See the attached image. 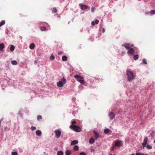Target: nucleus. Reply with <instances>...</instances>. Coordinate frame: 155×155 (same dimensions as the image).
<instances>
[{
	"instance_id": "41",
	"label": "nucleus",
	"mask_w": 155,
	"mask_h": 155,
	"mask_svg": "<svg viewBox=\"0 0 155 155\" xmlns=\"http://www.w3.org/2000/svg\"><path fill=\"white\" fill-rule=\"evenodd\" d=\"M80 155H86V154L84 152H82L80 153Z\"/></svg>"
},
{
	"instance_id": "28",
	"label": "nucleus",
	"mask_w": 155,
	"mask_h": 155,
	"mask_svg": "<svg viewBox=\"0 0 155 155\" xmlns=\"http://www.w3.org/2000/svg\"><path fill=\"white\" fill-rule=\"evenodd\" d=\"M137 155H148V154L141 153H137Z\"/></svg>"
},
{
	"instance_id": "42",
	"label": "nucleus",
	"mask_w": 155,
	"mask_h": 155,
	"mask_svg": "<svg viewBox=\"0 0 155 155\" xmlns=\"http://www.w3.org/2000/svg\"><path fill=\"white\" fill-rule=\"evenodd\" d=\"M41 24H42V25H44V24L45 25H48V23L45 22H41L40 23V25H41Z\"/></svg>"
},
{
	"instance_id": "23",
	"label": "nucleus",
	"mask_w": 155,
	"mask_h": 155,
	"mask_svg": "<svg viewBox=\"0 0 155 155\" xmlns=\"http://www.w3.org/2000/svg\"><path fill=\"white\" fill-rule=\"evenodd\" d=\"M79 147L77 145H75L74 147V150L77 151L79 149Z\"/></svg>"
},
{
	"instance_id": "36",
	"label": "nucleus",
	"mask_w": 155,
	"mask_h": 155,
	"mask_svg": "<svg viewBox=\"0 0 155 155\" xmlns=\"http://www.w3.org/2000/svg\"><path fill=\"white\" fill-rule=\"evenodd\" d=\"M12 155H18L17 152H12Z\"/></svg>"
},
{
	"instance_id": "2",
	"label": "nucleus",
	"mask_w": 155,
	"mask_h": 155,
	"mask_svg": "<svg viewBox=\"0 0 155 155\" xmlns=\"http://www.w3.org/2000/svg\"><path fill=\"white\" fill-rule=\"evenodd\" d=\"M148 140V138L147 137H146L144 140L143 142L142 143V147L143 148L145 147L146 146V147L148 149H151L152 148V147L151 145H149V144H147V143Z\"/></svg>"
},
{
	"instance_id": "58",
	"label": "nucleus",
	"mask_w": 155,
	"mask_h": 155,
	"mask_svg": "<svg viewBox=\"0 0 155 155\" xmlns=\"http://www.w3.org/2000/svg\"><path fill=\"white\" fill-rule=\"evenodd\" d=\"M1 26H2V25H1V24H0V27H1Z\"/></svg>"
},
{
	"instance_id": "44",
	"label": "nucleus",
	"mask_w": 155,
	"mask_h": 155,
	"mask_svg": "<svg viewBox=\"0 0 155 155\" xmlns=\"http://www.w3.org/2000/svg\"><path fill=\"white\" fill-rule=\"evenodd\" d=\"M76 122L75 120H73L72 121V124L74 125V124H76Z\"/></svg>"
},
{
	"instance_id": "13",
	"label": "nucleus",
	"mask_w": 155,
	"mask_h": 155,
	"mask_svg": "<svg viewBox=\"0 0 155 155\" xmlns=\"http://www.w3.org/2000/svg\"><path fill=\"white\" fill-rule=\"evenodd\" d=\"M36 134L38 136H40L41 135V132L40 130H38L36 131Z\"/></svg>"
},
{
	"instance_id": "33",
	"label": "nucleus",
	"mask_w": 155,
	"mask_h": 155,
	"mask_svg": "<svg viewBox=\"0 0 155 155\" xmlns=\"http://www.w3.org/2000/svg\"><path fill=\"white\" fill-rule=\"evenodd\" d=\"M5 23V20L2 21L0 22V24L2 26L4 25Z\"/></svg>"
},
{
	"instance_id": "19",
	"label": "nucleus",
	"mask_w": 155,
	"mask_h": 155,
	"mask_svg": "<svg viewBox=\"0 0 155 155\" xmlns=\"http://www.w3.org/2000/svg\"><path fill=\"white\" fill-rule=\"evenodd\" d=\"M110 129L108 128H106L104 130V132L106 134H108L109 132Z\"/></svg>"
},
{
	"instance_id": "43",
	"label": "nucleus",
	"mask_w": 155,
	"mask_h": 155,
	"mask_svg": "<svg viewBox=\"0 0 155 155\" xmlns=\"http://www.w3.org/2000/svg\"><path fill=\"white\" fill-rule=\"evenodd\" d=\"M99 21L98 20L96 19L95 20V24H98L99 23Z\"/></svg>"
},
{
	"instance_id": "39",
	"label": "nucleus",
	"mask_w": 155,
	"mask_h": 155,
	"mask_svg": "<svg viewBox=\"0 0 155 155\" xmlns=\"http://www.w3.org/2000/svg\"><path fill=\"white\" fill-rule=\"evenodd\" d=\"M42 117L41 115H38L37 117V119L38 120L41 119L42 118Z\"/></svg>"
},
{
	"instance_id": "61",
	"label": "nucleus",
	"mask_w": 155,
	"mask_h": 155,
	"mask_svg": "<svg viewBox=\"0 0 155 155\" xmlns=\"http://www.w3.org/2000/svg\"><path fill=\"white\" fill-rule=\"evenodd\" d=\"M125 112H126V110L125 111Z\"/></svg>"
},
{
	"instance_id": "4",
	"label": "nucleus",
	"mask_w": 155,
	"mask_h": 155,
	"mask_svg": "<svg viewBox=\"0 0 155 155\" xmlns=\"http://www.w3.org/2000/svg\"><path fill=\"white\" fill-rule=\"evenodd\" d=\"M74 78L76 79V80L80 82L81 84H83L84 83V78L80 76L76 75L74 76Z\"/></svg>"
},
{
	"instance_id": "9",
	"label": "nucleus",
	"mask_w": 155,
	"mask_h": 155,
	"mask_svg": "<svg viewBox=\"0 0 155 155\" xmlns=\"http://www.w3.org/2000/svg\"><path fill=\"white\" fill-rule=\"evenodd\" d=\"M109 116L110 119L112 120L115 117V115L114 112H111L109 114Z\"/></svg>"
},
{
	"instance_id": "56",
	"label": "nucleus",
	"mask_w": 155,
	"mask_h": 155,
	"mask_svg": "<svg viewBox=\"0 0 155 155\" xmlns=\"http://www.w3.org/2000/svg\"><path fill=\"white\" fill-rule=\"evenodd\" d=\"M7 32H8V31H7V30H6V33H7Z\"/></svg>"
},
{
	"instance_id": "59",
	"label": "nucleus",
	"mask_w": 155,
	"mask_h": 155,
	"mask_svg": "<svg viewBox=\"0 0 155 155\" xmlns=\"http://www.w3.org/2000/svg\"><path fill=\"white\" fill-rule=\"evenodd\" d=\"M137 153H136L135 155H137Z\"/></svg>"
},
{
	"instance_id": "38",
	"label": "nucleus",
	"mask_w": 155,
	"mask_h": 155,
	"mask_svg": "<svg viewBox=\"0 0 155 155\" xmlns=\"http://www.w3.org/2000/svg\"><path fill=\"white\" fill-rule=\"evenodd\" d=\"M126 45H127V46H128L129 47L130 46V47H133L134 46L133 44H131L130 43L126 44Z\"/></svg>"
},
{
	"instance_id": "55",
	"label": "nucleus",
	"mask_w": 155,
	"mask_h": 155,
	"mask_svg": "<svg viewBox=\"0 0 155 155\" xmlns=\"http://www.w3.org/2000/svg\"><path fill=\"white\" fill-rule=\"evenodd\" d=\"M87 32H88V33H89V30H88V31H87Z\"/></svg>"
},
{
	"instance_id": "45",
	"label": "nucleus",
	"mask_w": 155,
	"mask_h": 155,
	"mask_svg": "<svg viewBox=\"0 0 155 155\" xmlns=\"http://www.w3.org/2000/svg\"><path fill=\"white\" fill-rule=\"evenodd\" d=\"M91 24L92 25H95V23L94 21H92Z\"/></svg>"
},
{
	"instance_id": "15",
	"label": "nucleus",
	"mask_w": 155,
	"mask_h": 155,
	"mask_svg": "<svg viewBox=\"0 0 155 155\" xmlns=\"http://www.w3.org/2000/svg\"><path fill=\"white\" fill-rule=\"evenodd\" d=\"M68 58L66 55H64L62 57V60L63 61H67Z\"/></svg>"
},
{
	"instance_id": "62",
	"label": "nucleus",
	"mask_w": 155,
	"mask_h": 155,
	"mask_svg": "<svg viewBox=\"0 0 155 155\" xmlns=\"http://www.w3.org/2000/svg\"><path fill=\"white\" fill-rule=\"evenodd\" d=\"M109 155H111V154H109Z\"/></svg>"
},
{
	"instance_id": "32",
	"label": "nucleus",
	"mask_w": 155,
	"mask_h": 155,
	"mask_svg": "<svg viewBox=\"0 0 155 155\" xmlns=\"http://www.w3.org/2000/svg\"><path fill=\"white\" fill-rule=\"evenodd\" d=\"M50 59L53 60L55 59V57L53 55H51L50 57Z\"/></svg>"
},
{
	"instance_id": "20",
	"label": "nucleus",
	"mask_w": 155,
	"mask_h": 155,
	"mask_svg": "<svg viewBox=\"0 0 155 155\" xmlns=\"http://www.w3.org/2000/svg\"><path fill=\"white\" fill-rule=\"evenodd\" d=\"M11 64L13 65H16L17 64V62L15 60H13L11 61Z\"/></svg>"
},
{
	"instance_id": "16",
	"label": "nucleus",
	"mask_w": 155,
	"mask_h": 155,
	"mask_svg": "<svg viewBox=\"0 0 155 155\" xmlns=\"http://www.w3.org/2000/svg\"><path fill=\"white\" fill-rule=\"evenodd\" d=\"M89 142L91 144L93 143L94 142V140L93 138H91L90 139Z\"/></svg>"
},
{
	"instance_id": "24",
	"label": "nucleus",
	"mask_w": 155,
	"mask_h": 155,
	"mask_svg": "<svg viewBox=\"0 0 155 155\" xmlns=\"http://www.w3.org/2000/svg\"><path fill=\"white\" fill-rule=\"evenodd\" d=\"M40 30L41 31H44L46 30V28L45 27L41 26L40 27Z\"/></svg>"
},
{
	"instance_id": "29",
	"label": "nucleus",
	"mask_w": 155,
	"mask_h": 155,
	"mask_svg": "<svg viewBox=\"0 0 155 155\" xmlns=\"http://www.w3.org/2000/svg\"><path fill=\"white\" fill-rule=\"evenodd\" d=\"M150 13L152 15H154L155 14V10H151L150 12Z\"/></svg>"
},
{
	"instance_id": "27",
	"label": "nucleus",
	"mask_w": 155,
	"mask_h": 155,
	"mask_svg": "<svg viewBox=\"0 0 155 155\" xmlns=\"http://www.w3.org/2000/svg\"><path fill=\"white\" fill-rule=\"evenodd\" d=\"M134 51H135V53H137L139 52V51L136 47H134Z\"/></svg>"
},
{
	"instance_id": "6",
	"label": "nucleus",
	"mask_w": 155,
	"mask_h": 155,
	"mask_svg": "<svg viewBox=\"0 0 155 155\" xmlns=\"http://www.w3.org/2000/svg\"><path fill=\"white\" fill-rule=\"evenodd\" d=\"M54 132L55 134L56 137L57 138H58L60 137L61 134V132L59 130H55Z\"/></svg>"
},
{
	"instance_id": "54",
	"label": "nucleus",
	"mask_w": 155,
	"mask_h": 155,
	"mask_svg": "<svg viewBox=\"0 0 155 155\" xmlns=\"http://www.w3.org/2000/svg\"><path fill=\"white\" fill-rule=\"evenodd\" d=\"M134 155V153H132V154H131V155Z\"/></svg>"
},
{
	"instance_id": "25",
	"label": "nucleus",
	"mask_w": 155,
	"mask_h": 155,
	"mask_svg": "<svg viewBox=\"0 0 155 155\" xmlns=\"http://www.w3.org/2000/svg\"><path fill=\"white\" fill-rule=\"evenodd\" d=\"M122 46H124L125 47V48L127 50H129L130 48V47L128 46H127V45H122Z\"/></svg>"
},
{
	"instance_id": "22",
	"label": "nucleus",
	"mask_w": 155,
	"mask_h": 155,
	"mask_svg": "<svg viewBox=\"0 0 155 155\" xmlns=\"http://www.w3.org/2000/svg\"><path fill=\"white\" fill-rule=\"evenodd\" d=\"M14 49H15L14 46L13 45H11L10 48V50L11 51H13L14 50Z\"/></svg>"
},
{
	"instance_id": "21",
	"label": "nucleus",
	"mask_w": 155,
	"mask_h": 155,
	"mask_svg": "<svg viewBox=\"0 0 155 155\" xmlns=\"http://www.w3.org/2000/svg\"><path fill=\"white\" fill-rule=\"evenodd\" d=\"M139 57V55L138 54H134V59L135 60H136L138 59Z\"/></svg>"
},
{
	"instance_id": "37",
	"label": "nucleus",
	"mask_w": 155,
	"mask_h": 155,
	"mask_svg": "<svg viewBox=\"0 0 155 155\" xmlns=\"http://www.w3.org/2000/svg\"><path fill=\"white\" fill-rule=\"evenodd\" d=\"M57 11V9L56 8H54L53 9V10H52V12L53 13H54L56 12Z\"/></svg>"
},
{
	"instance_id": "10",
	"label": "nucleus",
	"mask_w": 155,
	"mask_h": 155,
	"mask_svg": "<svg viewBox=\"0 0 155 155\" xmlns=\"http://www.w3.org/2000/svg\"><path fill=\"white\" fill-rule=\"evenodd\" d=\"M122 141L120 140H118L115 142V146L117 147H120L121 146Z\"/></svg>"
},
{
	"instance_id": "8",
	"label": "nucleus",
	"mask_w": 155,
	"mask_h": 155,
	"mask_svg": "<svg viewBox=\"0 0 155 155\" xmlns=\"http://www.w3.org/2000/svg\"><path fill=\"white\" fill-rule=\"evenodd\" d=\"M73 130L77 132H79L81 131V128L79 126L76 125Z\"/></svg>"
},
{
	"instance_id": "49",
	"label": "nucleus",
	"mask_w": 155,
	"mask_h": 155,
	"mask_svg": "<svg viewBox=\"0 0 155 155\" xmlns=\"http://www.w3.org/2000/svg\"><path fill=\"white\" fill-rule=\"evenodd\" d=\"M37 63H38V61L37 60H35L34 61V64H36Z\"/></svg>"
},
{
	"instance_id": "7",
	"label": "nucleus",
	"mask_w": 155,
	"mask_h": 155,
	"mask_svg": "<svg viewBox=\"0 0 155 155\" xmlns=\"http://www.w3.org/2000/svg\"><path fill=\"white\" fill-rule=\"evenodd\" d=\"M134 48H130L127 51V53L129 54L134 55Z\"/></svg>"
},
{
	"instance_id": "5",
	"label": "nucleus",
	"mask_w": 155,
	"mask_h": 155,
	"mask_svg": "<svg viewBox=\"0 0 155 155\" xmlns=\"http://www.w3.org/2000/svg\"><path fill=\"white\" fill-rule=\"evenodd\" d=\"M79 5L81 7V9L82 10H84L88 8L89 9H90V7H89L87 5L84 4H79Z\"/></svg>"
},
{
	"instance_id": "46",
	"label": "nucleus",
	"mask_w": 155,
	"mask_h": 155,
	"mask_svg": "<svg viewBox=\"0 0 155 155\" xmlns=\"http://www.w3.org/2000/svg\"><path fill=\"white\" fill-rule=\"evenodd\" d=\"M63 52L62 51H60L58 52V54L59 55H61L63 53Z\"/></svg>"
},
{
	"instance_id": "47",
	"label": "nucleus",
	"mask_w": 155,
	"mask_h": 155,
	"mask_svg": "<svg viewBox=\"0 0 155 155\" xmlns=\"http://www.w3.org/2000/svg\"><path fill=\"white\" fill-rule=\"evenodd\" d=\"M91 152H94L95 151V150L94 149H91Z\"/></svg>"
},
{
	"instance_id": "35",
	"label": "nucleus",
	"mask_w": 155,
	"mask_h": 155,
	"mask_svg": "<svg viewBox=\"0 0 155 155\" xmlns=\"http://www.w3.org/2000/svg\"><path fill=\"white\" fill-rule=\"evenodd\" d=\"M31 129L32 131L35 130L36 128L35 127L32 126L31 127Z\"/></svg>"
},
{
	"instance_id": "1",
	"label": "nucleus",
	"mask_w": 155,
	"mask_h": 155,
	"mask_svg": "<svg viewBox=\"0 0 155 155\" xmlns=\"http://www.w3.org/2000/svg\"><path fill=\"white\" fill-rule=\"evenodd\" d=\"M126 72L128 81H130L133 80L135 78V76L132 72L130 71L127 70Z\"/></svg>"
},
{
	"instance_id": "48",
	"label": "nucleus",
	"mask_w": 155,
	"mask_h": 155,
	"mask_svg": "<svg viewBox=\"0 0 155 155\" xmlns=\"http://www.w3.org/2000/svg\"><path fill=\"white\" fill-rule=\"evenodd\" d=\"M99 137V135L95 136V139L97 140Z\"/></svg>"
},
{
	"instance_id": "31",
	"label": "nucleus",
	"mask_w": 155,
	"mask_h": 155,
	"mask_svg": "<svg viewBox=\"0 0 155 155\" xmlns=\"http://www.w3.org/2000/svg\"><path fill=\"white\" fill-rule=\"evenodd\" d=\"M93 133H94V134L95 135V136H97L99 135V134L98 133V132H97V131H94Z\"/></svg>"
},
{
	"instance_id": "30",
	"label": "nucleus",
	"mask_w": 155,
	"mask_h": 155,
	"mask_svg": "<svg viewBox=\"0 0 155 155\" xmlns=\"http://www.w3.org/2000/svg\"><path fill=\"white\" fill-rule=\"evenodd\" d=\"M143 63L144 64H147V62L146 61V59L145 58L143 59L142 60Z\"/></svg>"
},
{
	"instance_id": "14",
	"label": "nucleus",
	"mask_w": 155,
	"mask_h": 155,
	"mask_svg": "<svg viewBox=\"0 0 155 155\" xmlns=\"http://www.w3.org/2000/svg\"><path fill=\"white\" fill-rule=\"evenodd\" d=\"M5 48V45L3 43L0 44V51H2Z\"/></svg>"
},
{
	"instance_id": "11",
	"label": "nucleus",
	"mask_w": 155,
	"mask_h": 155,
	"mask_svg": "<svg viewBox=\"0 0 155 155\" xmlns=\"http://www.w3.org/2000/svg\"><path fill=\"white\" fill-rule=\"evenodd\" d=\"M78 143V141L77 140H75L73 141L71 143V146H73L76 144H77Z\"/></svg>"
},
{
	"instance_id": "57",
	"label": "nucleus",
	"mask_w": 155,
	"mask_h": 155,
	"mask_svg": "<svg viewBox=\"0 0 155 155\" xmlns=\"http://www.w3.org/2000/svg\"><path fill=\"white\" fill-rule=\"evenodd\" d=\"M7 32H8V31H7V30H6V33H7Z\"/></svg>"
},
{
	"instance_id": "18",
	"label": "nucleus",
	"mask_w": 155,
	"mask_h": 155,
	"mask_svg": "<svg viewBox=\"0 0 155 155\" xmlns=\"http://www.w3.org/2000/svg\"><path fill=\"white\" fill-rule=\"evenodd\" d=\"M71 153V151L69 150H67L65 152V155H70Z\"/></svg>"
},
{
	"instance_id": "3",
	"label": "nucleus",
	"mask_w": 155,
	"mask_h": 155,
	"mask_svg": "<svg viewBox=\"0 0 155 155\" xmlns=\"http://www.w3.org/2000/svg\"><path fill=\"white\" fill-rule=\"evenodd\" d=\"M66 82V80L65 78L63 77L61 81L57 82V85L58 87H61L64 86V85L65 84Z\"/></svg>"
},
{
	"instance_id": "63",
	"label": "nucleus",
	"mask_w": 155,
	"mask_h": 155,
	"mask_svg": "<svg viewBox=\"0 0 155 155\" xmlns=\"http://www.w3.org/2000/svg\"><path fill=\"white\" fill-rule=\"evenodd\" d=\"M116 155V154H115V155Z\"/></svg>"
},
{
	"instance_id": "40",
	"label": "nucleus",
	"mask_w": 155,
	"mask_h": 155,
	"mask_svg": "<svg viewBox=\"0 0 155 155\" xmlns=\"http://www.w3.org/2000/svg\"><path fill=\"white\" fill-rule=\"evenodd\" d=\"M95 10V8L94 7H92L91 9V12H94Z\"/></svg>"
},
{
	"instance_id": "17",
	"label": "nucleus",
	"mask_w": 155,
	"mask_h": 155,
	"mask_svg": "<svg viewBox=\"0 0 155 155\" xmlns=\"http://www.w3.org/2000/svg\"><path fill=\"white\" fill-rule=\"evenodd\" d=\"M57 155H64V153L62 150H60L58 151Z\"/></svg>"
},
{
	"instance_id": "53",
	"label": "nucleus",
	"mask_w": 155,
	"mask_h": 155,
	"mask_svg": "<svg viewBox=\"0 0 155 155\" xmlns=\"http://www.w3.org/2000/svg\"><path fill=\"white\" fill-rule=\"evenodd\" d=\"M129 104L130 105V106H131V107H134L133 106V105H131V104Z\"/></svg>"
},
{
	"instance_id": "60",
	"label": "nucleus",
	"mask_w": 155,
	"mask_h": 155,
	"mask_svg": "<svg viewBox=\"0 0 155 155\" xmlns=\"http://www.w3.org/2000/svg\"><path fill=\"white\" fill-rule=\"evenodd\" d=\"M22 112H20V113H22Z\"/></svg>"
},
{
	"instance_id": "50",
	"label": "nucleus",
	"mask_w": 155,
	"mask_h": 155,
	"mask_svg": "<svg viewBox=\"0 0 155 155\" xmlns=\"http://www.w3.org/2000/svg\"><path fill=\"white\" fill-rule=\"evenodd\" d=\"M105 31V30H104V28H103V33H104Z\"/></svg>"
},
{
	"instance_id": "34",
	"label": "nucleus",
	"mask_w": 155,
	"mask_h": 155,
	"mask_svg": "<svg viewBox=\"0 0 155 155\" xmlns=\"http://www.w3.org/2000/svg\"><path fill=\"white\" fill-rule=\"evenodd\" d=\"M76 125H74L73 124L71 125L70 126V127L71 129H74V127H75Z\"/></svg>"
},
{
	"instance_id": "51",
	"label": "nucleus",
	"mask_w": 155,
	"mask_h": 155,
	"mask_svg": "<svg viewBox=\"0 0 155 155\" xmlns=\"http://www.w3.org/2000/svg\"><path fill=\"white\" fill-rule=\"evenodd\" d=\"M122 55H123L125 54V52H122Z\"/></svg>"
},
{
	"instance_id": "26",
	"label": "nucleus",
	"mask_w": 155,
	"mask_h": 155,
	"mask_svg": "<svg viewBox=\"0 0 155 155\" xmlns=\"http://www.w3.org/2000/svg\"><path fill=\"white\" fill-rule=\"evenodd\" d=\"M22 111H23L22 109H20V110H19V112L18 113V114L20 115V117H22V113H20V112H22Z\"/></svg>"
},
{
	"instance_id": "12",
	"label": "nucleus",
	"mask_w": 155,
	"mask_h": 155,
	"mask_svg": "<svg viewBox=\"0 0 155 155\" xmlns=\"http://www.w3.org/2000/svg\"><path fill=\"white\" fill-rule=\"evenodd\" d=\"M35 45L34 43H31L29 45V48L31 50H33L34 48Z\"/></svg>"
},
{
	"instance_id": "52",
	"label": "nucleus",
	"mask_w": 155,
	"mask_h": 155,
	"mask_svg": "<svg viewBox=\"0 0 155 155\" xmlns=\"http://www.w3.org/2000/svg\"><path fill=\"white\" fill-rule=\"evenodd\" d=\"M83 31V29H82L80 30V31L82 32Z\"/></svg>"
}]
</instances>
